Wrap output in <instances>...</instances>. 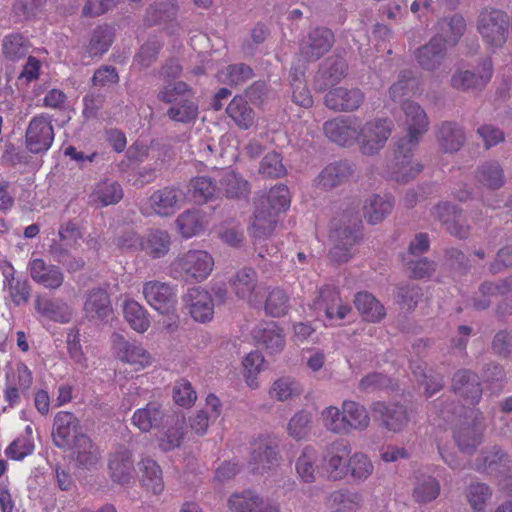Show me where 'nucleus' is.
Masks as SVG:
<instances>
[{
  "label": "nucleus",
  "mask_w": 512,
  "mask_h": 512,
  "mask_svg": "<svg viewBox=\"0 0 512 512\" xmlns=\"http://www.w3.org/2000/svg\"><path fill=\"white\" fill-rule=\"evenodd\" d=\"M360 226L361 218L356 209H347L331 221L329 256L333 261L344 263L351 258V250L359 240Z\"/></svg>",
  "instance_id": "nucleus-1"
},
{
  "label": "nucleus",
  "mask_w": 512,
  "mask_h": 512,
  "mask_svg": "<svg viewBox=\"0 0 512 512\" xmlns=\"http://www.w3.org/2000/svg\"><path fill=\"white\" fill-rule=\"evenodd\" d=\"M157 98L163 103L171 104L167 116L175 122L190 123L198 116V105L193 101L192 89L183 81L164 85Z\"/></svg>",
  "instance_id": "nucleus-2"
},
{
  "label": "nucleus",
  "mask_w": 512,
  "mask_h": 512,
  "mask_svg": "<svg viewBox=\"0 0 512 512\" xmlns=\"http://www.w3.org/2000/svg\"><path fill=\"white\" fill-rule=\"evenodd\" d=\"M214 267L210 253L200 249H190L179 253L170 264V275L177 280L199 283L208 278Z\"/></svg>",
  "instance_id": "nucleus-3"
},
{
  "label": "nucleus",
  "mask_w": 512,
  "mask_h": 512,
  "mask_svg": "<svg viewBox=\"0 0 512 512\" xmlns=\"http://www.w3.org/2000/svg\"><path fill=\"white\" fill-rule=\"evenodd\" d=\"M509 15L500 9L485 8L477 19V31L484 43L492 50L503 47L508 39Z\"/></svg>",
  "instance_id": "nucleus-4"
},
{
  "label": "nucleus",
  "mask_w": 512,
  "mask_h": 512,
  "mask_svg": "<svg viewBox=\"0 0 512 512\" xmlns=\"http://www.w3.org/2000/svg\"><path fill=\"white\" fill-rule=\"evenodd\" d=\"M485 430L483 413L474 408L465 410L463 420L455 426L453 438L459 450L472 454L482 443Z\"/></svg>",
  "instance_id": "nucleus-5"
},
{
  "label": "nucleus",
  "mask_w": 512,
  "mask_h": 512,
  "mask_svg": "<svg viewBox=\"0 0 512 512\" xmlns=\"http://www.w3.org/2000/svg\"><path fill=\"white\" fill-rule=\"evenodd\" d=\"M494 68L491 58L483 59L474 70L458 68L450 78L451 88L461 92L482 91L491 81Z\"/></svg>",
  "instance_id": "nucleus-6"
},
{
  "label": "nucleus",
  "mask_w": 512,
  "mask_h": 512,
  "mask_svg": "<svg viewBox=\"0 0 512 512\" xmlns=\"http://www.w3.org/2000/svg\"><path fill=\"white\" fill-rule=\"evenodd\" d=\"M334 44V34L326 27L311 29L299 41L298 61L315 62L328 53Z\"/></svg>",
  "instance_id": "nucleus-7"
},
{
  "label": "nucleus",
  "mask_w": 512,
  "mask_h": 512,
  "mask_svg": "<svg viewBox=\"0 0 512 512\" xmlns=\"http://www.w3.org/2000/svg\"><path fill=\"white\" fill-rule=\"evenodd\" d=\"M402 110L405 115L404 128L406 135L397 142L403 145L418 146L420 139L429 129V119L425 110L414 101H404Z\"/></svg>",
  "instance_id": "nucleus-8"
},
{
  "label": "nucleus",
  "mask_w": 512,
  "mask_h": 512,
  "mask_svg": "<svg viewBox=\"0 0 512 512\" xmlns=\"http://www.w3.org/2000/svg\"><path fill=\"white\" fill-rule=\"evenodd\" d=\"M112 347L116 358L132 366L135 371L143 370L153 363L152 355L141 343L129 341L119 333L112 335Z\"/></svg>",
  "instance_id": "nucleus-9"
},
{
  "label": "nucleus",
  "mask_w": 512,
  "mask_h": 512,
  "mask_svg": "<svg viewBox=\"0 0 512 512\" xmlns=\"http://www.w3.org/2000/svg\"><path fill=\"white\" fill-rule=\"evenodd\" d=\"M393 122L389 119H375L360 125V150L365 155H374L382 149L391 135Z\"/></svg>",
  "instance_id": "nucleus-10"
},
{
  "label": "nucleus",
  "mask_w": 512,
  "mask_h": 512,
  "mask_svg": "<svg viewBox=\"0 0 512 512\" xmlns=\"http://www.w3.org/2000/svg\"><path fill=\"white\" fill-rule=\"evenodd\" d=\"M54 141L51 119L46 115L33 117L25 132V144L33 154L46 153Z\"/></svg>",
  "instance_id": "nucleus-11"
},
{
  "label": "nucleus",
  "mask_w": 512,
  "mask_h": 512,
  "mask_svg": "<svg viewBox=\"0 0 512 512\" xmlns=\"http://www.w3.org/2000/svg\"><path fill=\"white\" fill-rule=\"evenodd\" d=\"M418 146L403 145L397 142L394 159L389 165L390 177L399 183L413 180L423 169L420 162L413 160Z\"/></svg>",
  "instance_id": "nucleus-12"
},
{
  "label": "nucleus",
  "mask_w": 512,
  "mask_h": 512,
  "mask_svg": "<svg viewBox=\"0 0 512 512\" xmlns=\"http://www.w3.org/2000/svg\"><path fill=\"white\" fill-rule=\"evenodd\" d=\"M325 136L339 146L349 147L359 143L360 121L357 117L338 116L323 125Z\"/></svg>",
  "instance_id": "nucleus-13"
},
{
  "label": "nucleus",
  "mask_w": 512,
  "mask_h": 512,
  "mask_svg": "<svg viewBox=\"0 0 512 512\" xmlns=\"http://www.w3.org/2000/svg\"><path fill=\"white\" fill-rule=\"evenodd\" d=\"M351 451L350 444L345 440L335 441L326 448L322 468L329 479L336 481L346 478Z\"/></svg>",
  "instance_id": "nucleus-14"
},
{
  "label": "nucleus",
  "mask_w": 512,
  "mask_h": 512,
  "mask_svg": "<svg viewBox=\"0 0 512 512\" xmlns=\"http://www.w3.org/2000/svg\"><path fill=\"white\" fill-rule=\"evenodd\" d=\"M79 419L71 412H58L53 421L52 440L60 449L70 448L83 435Z\"/></svg>",
  "instance_id": "nucleus-15"
},
{
  "label": "nucleus",
  "mask_w": 512,
  "mask_h": 512,
  "mask_svg": "<svg viewBox=\"0 0 512 512\" xmlns=\"http://www.w3.org/2000/svg\"><path fill=\"white\" fill-rule=\"evenodd\" d=\"M146 302L161 314H169L174 311L177 297L173 287L158 280L147 281L142 290Z\"/></svg>",
  "instance_id": "nucleus-16"
},
{
  "label": "nucleus",
  "mask_w": 512,
  "mask_h": 512,
  "mask_svg": "<svg viewBox=\"0 0 512 512\" xmlns=\"http://www.w3.org/2000/svg\"><path fill=\"white\" fill-rule=\"evenodd\" d=\"M364 100L365 94L357 87H334L324 97L326 107L335 112H354L361 107Z\"/></svg>",
  "instance_id": "nucleus-17"
},
{
  "label": "nucleus",
  "mask_w": 512,
  "mask_h": 512,
  "mask_svg": "<svg viewBox=\"0 0 512 512\" xmlns=\"http://www.w3.org/2000/svg\"><path fill=\"white\" fill-rule=\"evenodd\" d=\"M313 308L318 313L323 312L330 321L342 320L351 311L348 305L342 303L338 289L331 285H325L319 290Z\"/></svg>",
  "instance_id": "nucleus-18"
},
{
  "label": "nucleus",
  "mask_w": 512,
  "mask_h": 512,
  "mask_svg": "<svg viewBox=\"0 0 512 512\" xmlns=\"http://www.w3.org/2000/svg\"><path fill=\"white\" fill-rule=\"evenodd\" d=\"M28 270L32 280L48 290H57L64 283V273L54 264L46 263L42 258L31 259Z\"/></svg>",
  "instance_id": "nucleus-19"
},
{
  "label": "nucleus",
  "mask_w": 512,
  "mask_h": 512,
  "mask_svg": "<svg viewBox=\"0 0 512 512\" xmlns=\"http://www.w3.org/2000/svg\"><path fill=\"white\" fill-rule=\"evenodd\" d=\"M228 507L231 512H280L276 504L251 490L232 494Z\"/></svg>",
  "instance_id": "nucleus-20"
},
{
  "label": "nucleus",
  "mask_w": 512,
  "mask_h": 512,
  "mask_svg": "<svg viewBox=\"0 0 512 512\" xmlns=\"http://www.w3.org/2000/svg\"><path fill=\"white\" fill-rule=\"evenodd\" d=\"M184 199L183 191L175 186L158 189L149 197V205L153 212L162 217L173 215Z\"/></svg>",
  "instance_id": "nucleus-21"
},
{
  "label": "nucleus",
  "mask_w": 512,
  "mask_h": 512,
  "mask_svg": "<svg viewBox=\"0 0 512 512\" xmlns=\"http://www.w3.org/2000/svg\"><path fill=\"white\" fill-rule=\"evenodd\" d=\"M435 138L443 153H456L466 142L463 127L454 121H443L435 128Z\"/></svg>",
  "instance_id": "nucleus-22"
},
{
  "label": "nucleus",
  "mask_w": 512,
  "mask_h": 512,
  "mask_svg": "<svg viewBox=\"0 0 512 512\" xmlns=\"http://www.w3.org/2000/svg\"><path fill=\"white\" fill-rule=\"evenodd\" d=\"M373 410L379 415L382 425L391 432L402 431L410 421L407 408L399 403L376 402Z\"/></svg>",
  "instance_id": "nucleus-23"
},
{
  "label": "nucleus",
  "mask_w": 512,
  "mask_h": 512,
  "mask_svg": "<svg viewBox=\"0 0 512 512\" xmlns=\"http://www.w3.org/2000/svg\"><path fill=\"white\" fill-rule=\"evenodd\" d=\"M510 458L499 447L483 452L475 461L474 469L493 477H501L510 471Z\"/></svg>",
  "instance_id": "nucleus-24"
},
{
  "label": "nucleus",
  "mask_w": 512,
  "mask_h": 512,
  "mask_svg": "<svg viewBox=\"0 0 512 512\" xmlns=\"http://www.w3.org/2000/svg\"><path fill=\"white\" fill-rule=\"evenodd\" d=\"M452 389L455 394L472 405L477 404L482 396V387L478 375L467 369H461L454 374Z\"/></svg>",
  "instance_id": "nucleus-25"
},
{
  "label": "nucleus",
  "mask_w": 512,
  "mask_h": 512,
  "mask_svg": "<svg viewBox=\"0 0 512 512\" xmlns=\"http://www.w3.org/2000/svg\"><path fill=\"white\" fill-rule=\"evenodd\" d=\"M432 215L446 226L448 232L460 239L468 237L470 227L460 223L461 210L449 202H440L432 208Z\"/></svg>",
  "instance_id": "nucleus-26"
},
{
  "label": "nucleus",
  "mask_w": 512,
  "mask_h": 512,
  "mask_svg": "<svg viewBox=\"0 0 512 512\" xmlns=\"http://www.w3.org/2000/svg\"><path fill=\"white\" fill-rule=\"evenodd\" d=\"M466 31V21L460 14L443 17L436 23V33L432 38L452 48L458 44Z\"/></svg>",
  "instance_id": "nucleus-27"
},
{
  "label": "nucleus",
  "mask_w": 512,
  "mask_h": 512,
  "mask_svg": "<svg viewBox=\"0 0 512 512\" xmlns=\"http://www.w3.org/2000/svg\"><path fill=\"white\" fill-rule=\"evenodd\" d=\"M431 38L428 43L416 49L414 56L418 65L425 71L434 72L442 66L448 53L445 44Z\"/></svg>",
  "instance_id": "nucleus-28"
},
{
  "label": "nucleus",
  "mask_w": 512,
  "mask_h": 512,
  "mask_svg": "<svg viewBox=\"0 0 512 512\" xmlns=\"http://www.w3.org/2000/svg\"><path fill=\"white\" fill-rule=\"evenodd\" d=\"M191 317L198 322H208L214 315V302L208 291L191 288L184 298Z\"/></svg>",
  "instance_id": "nucleus-29"
},
{
  "label": "nucleus",
  "mask_w": 512,
  "mask_h": 512,
  "mask_svg": "<svg viewBox=\"0 0 512 512\" xmlns=\"http://www.w3.org/2000/svg\"><path fill=\"white\" fill-rule=\"evenodd\" d=\"M108 469L113 482L128 484L134 471L131 451L124 446L117 447L109 456Z\"/></svg>",
  "instance_id": "nucleus-30"
},
{
  "label": "nucleus",
  "mask_w": 512,
  "mask_h": 512,
  "mask_svg": "<svg viewBox=\"0 0 512 512\" xmlns=\"http://www.w3.org/2000/svg\"><path fill=\"white\" fill-rule=\"evenodd\" d=\"M353 169L350 163L339 161L325 166L315 180L318 189L329 191L346 181L352 176Z\"/></svg>",
  "instance_id": "nucleus-31"
},
{
  "label": "nucleus",
  "mask_w": 512,
  "mask_h": 512,
  "mask_svg": "<svg viewBox=\"0 0 512 512\" xmlns=\"http://www.w3.org/2000/svg\"><path fill=\"white\" fill-rule=\"evenodd\" d=\"M276 444L266 437H259L253 445L249 465L253 472H261L278 463Z\"/></svg>",
  "instance_id": "nucleus-32"
},
{
  "label": "nucleus",
  "mask_w": 512,
  "mask_h": 512,
  "mask_svg": "<svg viewBox=\"0 0 512 512\" xmlns=\"http://www.w3.org/2000/svg\"><path fill=\"white\" fill-rule=\"evenodd\" d=\"M34 307L38 314L54 322L68 323L72 318V310L65 302L46 295H36Z\"/></svg>",
  "instance_id": "nucleus-33"
},
{
  "label": "nucleus",
  "mask_w": 512,
  "mask_h": 512,
  "mask_svg": "<svg viewBox=\"0 0 512 512\" xmlns=\"http://www.w3.org/2000/svg\"><path fill=\"white\" fill-rule=\"evenodd\" d=\"M172 240L168 231L149 229L142 236L141 251L151 259L165 257L171 248Z\"/></svg>",
  "instance_id": "nucleus-34"
},
{
  "label": "nucleus",
  "mask_w": 512,
  "mask_h": 512,
  "mask_svg": "<svg viewBox=\"0 0 512 512\" xmlns=\"http://www.w3.org/2000/svg\"><path fill=\"white\" fill-rule=\"evenodd\" d=\"M254 339L263 345L270 354L280 353L285 347L282 329L275 322H267L253 329Z\"/></svg>",
  "instance_id": "nucleus-35"
},
{
  "label": "nucleus",
  "mask_w": 512,
  "mask_h": 512,
  "mask_svg": "<svg viewBox=\"0 0 512 512\" xmlns=\"http://www.w3.org/2000/svg\"><path fill=\"white\" fill-rule=\"evenodd\" d=\"M165 418V411L157 401H150L145 407L137 409L132 416V423L142 432L159 428Z\"/></svg>",
  "instance_id": "nucleus-36"
},
{
  "label": "nucleus",
  "mask_w": 512,
  "mask_h": 512,
  "mask_svg": "<svg viewBox=\"0 0 512 512\" xmlns=\"http://www.w3.org/2000/svg\"><path fill=\"white\" fill-rule=\"evenodd\" d=\"M84 312L90 320H104L111 312L110 296L103 288L90 290L84 302Z\"/></svg>",
  "instance_id": "nucleus-37"
},
{
  "label": "nucleus",
  "mask_w": 512,
  "mask_h": 512,
  "mask_svg": "<svg viewBox=\"0 0 512 512\" xmlns=\"http://www.w3.org/2000/svg\"><path fill=\"white\" fill-rule=\"evenodd\" d=\"M475 180L484 188L498 190L505 184L504 170L496 160L485 161L476 168Z\"/></svg>",
  "instance_id": "nucleus-38"
},
{
  "label": "nucleus",
  "mask_w": 512,
  "mask_h": 512,
  "mask_svg": "<svg viewBox=\"0 0 512 512\" xmlns=\"http://www.w3.org/2000/svg\"><path fill=\"white\" fill-rule=\"evenodd\" d=\"M138 466L142 486L155 495L161 494L164 490V481L162 470L158 463L146 457L141 459Z\"/></svg>",
  "instance_id": "nucleus-39"
},
{
  "label": "nucleus",
  "mask_w": 512,
  "mask_h": 512,
  "mask_svg": "<svg viewBox=\"0 0 512 512\" xmlns=\"http://www.w3.org/2000/svg\"><path fill=\"white\" fill-rule=\"evenodd\" d=\"M232 288L236 295L246 300L249 304L258 302L257 273L250 268H244L236 273L232 280Z\"/></svg>",
  "instance_id": "nucleus-40"
},
{
  "label": "nucleus",
  "mask_w": 512,
  "mask_h": 512,
  "mask_svg": "<svg viewBox=\"0 0 512 512\" xmlns=\"http://www.w3.org/2000/svg\"><path fill=\"white\" fill-rule=\"evenodd\" d=\"M65 450L72 451L78 466L83 468L89 469L100 460L99 448L85 433L80 435L73 445Z\"/></svg>",
  "instance_id": "nucleus-41"
},
{
  "label": "nucleus",
  "mask_w": 512,
  "mask_h": 512,
  "mask_svg": "<svg viewBox=\"0 0 512 512\" xmlns=\"http://www.w3.org/2000/svg\"><path fill=\"white\" fill-rule=\"evenodd\" d=\"M394 207L393 199L388 195L374 194L366 199L363 215L368 223L375 225L382 222Z\"/></svg>",
  "instance_id": "nucleus-42"
},
{
  "label": "nucleus",
  "mask_w": 512,
  "mask_h": 512,
  "mask_svg": "<svg viewBox=\"0 0 512 512\" xmlns=\"http://www.w3.org/2000/svg\"><path fill=\"white\" fill-rule=\"evenodd\" d=\"M278 215L264 208L263 204H256L250 233L256 240L269 238L277 224Z\"/></svg>",
  "instance_id": "nucleus-43"
},
{
  "label": "nucleus",
  "mask_w": 512,
  "mask_h": 512,
  "mask_svg": "<svg viewBox=\"0 0 512 512\" xmlns=\"http://www.w3.org/2000/svg\"><path fill=\"white\" fill-rule=\"evenodd\" d=\"M220 191L230 199H247L251 192L249 182L233 170L225 171L220 179Z\"/></svg>",
  "instance_id": "nucleus-44"
},
{
  "label": "nucleus",
  "mask_w": 512,
  "mask_h": 512,
  "mask_svg": "<svg viewBox=\"0 0 512 512\" xmlns=\"http://www.w3.org/2000/svg\"><path fill=\"white\" fill-rule=\"evenodd\" d=\"M354 305L367 322L377 323L386 316L384 306L368 292L357 293L355 295Z\"/></svg>",
  "instance_id": "nucleus-45"
},
{
  "label": "nucleus",
  "mask_w": 512,
  "mask_h": 512,
  "mask_svg": "<svg viewBox=\"0 0 512 512\" xmlns=\"http://www.w3.org/2000/svg\"><path fill=\"white\" fill-rule=\"evenodd\" d=\"M226 113L243 130L249 129L255 122L254 110L248 101L241 96H235L230 101L226 108Z\"/></svg>",
  "instance_id": "nucleus-46"
},
{
  "label": "nucleus",
  "mask_w": 512,
  "mask_h": 512,
  "mask_svg": "<svg viewBox=\"0 0 512 512\" xmlns=\"http://www.w3.org/2000/svg\"><path fill=\"white\" fill-rule=\"evenodd\" d=\"M342 409L346 424V434L351 430H364L369 426L370 418L363 405L355 401L346 400L342 403Z\"/></svg>",
  "instance_id": "nucleus-47"
},
{
  "label": "nucleus",
  "mask_w": 512,
  "mask_h": 512,
  "mask_svg": "<svg viewBox=\"0 0 512 512\" xmlns=\"http://www.w3.org/2000/svg\"><path fill=\"white\" fill-rule=\"evenodd\" d=\"M123 198L121 185L113 180L105 179L95 184L90 194L91 201L101 206H108L118 203Z\"/></svg>",
  "instance_id": "nucleus-48"
},
{
  "label": "nucleus",
  "mask_w": 512,
  "mask_h": 512,
  "mask_svg": "<svg viewBox=\"0 0 512 512\" xmlns=\"http://www.w3.org/2000/svg\"><path fill=\"white\" fill-rule=\"evenodd\" d=\"M31 43L27 37L20 33H11L2 40V53L6 60L17 62L26 57L30 51Z\"/></svg>",
  "instance_id": "nucleus-49"
},
{
  "label": "nucleus",
  "mask_w": 512,
  "mask_h": 512,
  "mask_svg": "<svg viewBox=\"0 0 512 512\" xmlns=\"http://www.w3.org/2000/svg\"><path fill=\"white\" fill-rule=\"evenodd\" d=\"M188 192L196 204H204L215 198L220 189L211 177L197 176L190 180Z\"/></svg>",
  "instance_id": "nucleus-50"
},
{
  "label": "nucleus",
  "mask_w": 512,
  "mask_h": 512,
  "mask_svg": "<svg viewBox=\"0 0 512 512\" xmlns=\"http://www.w3.org/2000/svg\"><path fill=\"white\" fill-rule=\"evenodd\" d=\"M114 31L109 25L97 26L91 35L86 51L90 57L105 54L113 43Z\"/></svg>",
  "instance_id": "nucleus-51"
},
{
  "label": "nucleus",
  "mask_w": 512,
  "mask_h": 512,
  "mask_svg": "<svg viewBox=\"0 0 512 512\" xmlns=\"http://www.w3.org/2000/svg\"><path fill=\"white\" fill-rule=\"evenodd\" d=\"M440 489V483L435 477L421 475L416 480L412 495L417 503H430L440 495Z\"/></svg>",
  "instance_id": "nucleus-52"
},
{
  "label": "nucleus",
  "mask_w": 512,
  "mask_h": 512,
  "mask_svg": "<svg viewBox=\"0 0 512 512\" xmlns=\"http://www.w3.org/2000/svg\"><path fill=\"white\" fill-rule=\"evenodd\" d=\"M493 494L492 488L486 483L475 481L468 484L465 497L471 509L475 512L485 510Z\"/></svg>",
  "instance_id": "nucleus-53"
},
{
  "label": "nucleus",
  "mask_w": 512,
  "mask_h": 512,
  "mask_svg": "<svg viewBox=\"0 0 512 512\" xmlns=\"http://www.w3.org/2000/svg\"><path fill=\"white\" fill-rule=\"evenodd\" d=\"M124 317L130 327L139 333H144L150 327L147 310L135 300H127L123 307Z\"/></svg>",
  "instance_id": "nucleus-54"
},
{
  "label": "nucleus",
  "mask_w": 512,
  "mask_h": 512,
  "mask_svg": "<svg viewBox=\"0 0 512 512\" xmlns=\"http://www.w3.org/2000/svg\"><path fill=\"white\" fill-rule=\"evenodd\" d=\"M176 224L182 237L188 239L204 230V216L198 210L184 211L177 217Z\"/></svg>",
  "instance_id": "nucleus-55"
},
{
  "label": "nucleus",
  "mask_w": 512,
  "mask_h": 512,
  "mask_svg": "<svg viewBox=\"0 0 512 512\" xmlns=\"http://www.w3.org/2000/svg\"><path fill=\"white\" fill-rule=\"evenodd\" d=\"M258 204H263L264 208L279 214L289 208L290 193L286 185L279 184L272 187L267 196L261 197Z\"/></svg>",
  "instance_id": "nucleus-56"
},
{
  "label": "nucleus",
  "mask_w": 512,
  "mask_h": 512,
  "mask_svg": "<svg viewBox=\"0 0 512 512\" xmlns=\"http://www.w3.org/2000/svg\"><path fill=\"white\" fill-rule=\"evenodd\" d=\"M350 475L355 481L364 482L374 471V465L368 455L363 452L350 453L348 461Z\"/></svg>",
  "instance_id": "nucleus-57"
},
{
  "label": "nucleus",
  "mask_w": 512,
  "mask_h": 512,
  "mask_svg": "<svg viewBox=\"0 0 512 512\" xmlns=\"http://www.w3.org/2000/svg\"><path fill=\"white\" fill-rule=\"evenodd\" d=\"M163 43L156 36L150 37L139 49L133 58V65L140 69L151 67L158 58Z\"/></svg>",
  "instance_id": "nucleus-58"
},
{
  "label": "nucleus",
  "mask_w": 512,
  "mask_h": 512,
  "mask_svg": "<svg viewBox=\"0 0 512 512\" xmlns=\"http://www.w3.org/2000/svg\"><path fill=\"white\" fill-rule=\"evenodd\" d=\"M176 15V6L172 0L154 2L147 10L145 21L148 25H158L172 20Z\"/></svg>",
  "instance_id": "nucleus-59"
},
{
  "label": "nucleus",
  "mask_w": 512,
  "mask_h": 512,
  "mask_svg": "<svg viewBox=\"0 0 512 512\" xmlns=\"http://www.w3.org/2000/svg\"><path fill=\"white\" fill-rule=\"evenodd\" d=\"M290 309V297L280 288L272 289L265 301V311L272 317H281Z\"/></svg>",
  "instance_id": "nucleus-60"
},
{
  "label": "nucleus",
  "mask_w": 512,
  "mask_h": 512,
  "mask_svg": "<svg viewBox=\"0 0 512 512\" xmlns=\"http://www.w3.org/2000/svg\"><path fill=\"white\" fill-rule=\"evenodd\" d=\"M186 422L184 417H177L174 424L169 427L160 438L159 447L163 451H171L178 448L185 436Z\"/></svg>",
  "instance_id": "nucleus-61"
},
{
  "label": "nucleus",
  "mask_w": 512,
  "mask_h": 512,
  "mask_svg": "<svg viewBox=\"0 0 512 512\" xmlns=\"http://www.w3.org/2000/svg\"><path fill=\"white\" fill-rule=\"evenodd\" d=\"M317 454L313 447L306 446L296 461V471L302 481L312 483L315 481V463Z\"/></svg>",
  "instance_id": "nucleus-62"
},
{
  "label": "nucleus",
  "mask_w": 512,
  "mask_h": 512,
  "mask_svg": "<svg viewBox=\"0 0 512 512\" xmlns=\"http://www.w3.org/2000/svg\"><path fill=\"white\" fill-rule=\"evenodd\" d=\"M302 392L298 381L290 377H282L273 383L270 394L278 401H286Z\"/></svg>",
  "instance_id": "nucleus-63"
},
{
  "label": "nucleus",
  "mask_w": 512,
  "mask_h": 512,
  "mask_svg": "<svg viewBox=\"0 0 512 512\" xmlns=\"http://www.w3.org/2000/svg\"><path fill=\"white\" fill-rule=\"evenodd\" d=\"M254 76L251 67L244 63L232 64L221 72V79L231 86H238L246 83Z\"/></svg>",
  "instance_id": "nucleus-64"
}]
</instances>
